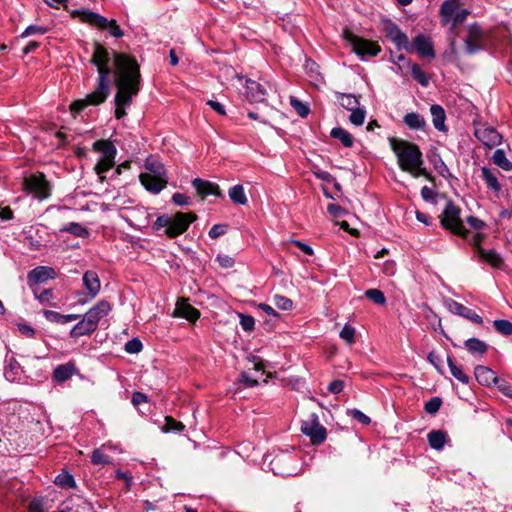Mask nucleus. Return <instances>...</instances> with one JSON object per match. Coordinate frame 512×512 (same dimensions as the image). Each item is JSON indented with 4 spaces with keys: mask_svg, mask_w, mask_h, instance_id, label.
<instances>
[{
    "mask_svg": "<svg viewBox=\"0 0 512 512\" xmlns=\"http://www.w3.org/2000/svg\"><path fill=\"white\" fill-rule=\"evenodd\" d=\"M91 63L97 67L98 82L94 91L84 99L75 100L71 104L73 114L80 113L88 105H100L110 93L108 77L111 73L109 63L112 61L115 67V84L117 92L114 98L115 117L121 119L126 115V107L132 103L140 86V71L135 59L113 51L110 53L105 47L96 43L91 58Z\"/></svg>",
    "mask_w": 512,
    "mask_h": 512,
    "instance_id": "nucleus-1",
    "label": "nucleus"
},
{
    "mask_svg": "<svg viewBox=\"0 0 512 512\" xmlns=\"http://www.w3.org/2000/svg\"><path fill=\"white\" fill-rule=\"evenodd\" d=\"M389 143L402 171L407 172L414 164L420 162L422 152L416 144L397 138H390Z\"/></svg>",
    "mask_w": 512,
    "mask_h": 512,
    "instance_id": "nucleus-2",
    "label": "nucleus"
},
{
    "mask_svg": "<svg viewBox=\"0 0 512 512\" xmlns=\"http://www.w3.org/2000/svg\"><path fill=\"white\" fill-rule=\"evenodd\" d=\"M93 150L100 153V157L95 165V172L99 179H105L104 173L110 170L115 164L117 149L109 140H98L93 144Z\"/></svg>",
    "mask_w": 512,
    "mask_h": 512,
    "instance_id": "nucleus-3",
    "label": "nucleus"
},
{
    "mask_svg": "<svg viewBox=\"0 0 512 512\" xmlns=\"http://www.w3.org/2000/svg\"><path fill=\"white\" fill-rule=\"evenodd\" d=\"M74 16H78L81 21L93 25L99 29L108 30L110 35L116 38H120L124 35L123 30L119 27L116 20L107 19L106 17L85 9L76 10L72 13Z\"/></svg>",
    "mask_w": 512,
    "mask_h": 512,
    "instance_id": "nucleus-4",
    "label": "nucleus"
},
{
    "mask_svg": "<svg viewBox=\"0 0 512 512\" xmlns=\"http://www.w3.org/2000/svg\"><path fill=\"white\" fill-rule=\"evenodd\" d=\"M144 167L146 172L141 173L139 175V179H144V181H147L150 176L158 178L157 186L151 185V188L154 191V194L160 193L168 183V176L164 165L150 156L145 160Z\"/></svg>",
    "mask_w": 512,
    "mask_h": 512,
    "instance_id": "nucleus-5",
    "label": "nucleus"
},
{
    "mask_svg": "<svg viewBox=\"0 0 512 512\" xmlns=\"http://www.w3.org/2000/svg\"><path fill=\"white\" fill-rule=\"evenodd\" d=\"M460 208L452 201H448L440 216L441 224L444 228L450 230L454 234L464 236L466 229L460 217Z\"/></svg>",
    "mask_w": 512,
    "mask_h": 512,
    "instance_id": "nucleus-6",
    "label": "nucleus"
},
{
    "mask_svg": "<svg viewBox=\"0 0 512 512\" xmlns=\"http://www.w3.org/2000/svg\"><path fill=\"white\" fill-rule=\"evenodd\" d=\"M24 189L39 200L47 199L50 196V185L43 173H36L24 178Z\"/></svg>",
    "mask_w": 512,
    "mask_h": 512,
    "instance_id": "nucleus-7",
    "label": "nucleus"
},
{
    "mask_svg": "<svg viewBox=\"0 0 512 512\" xmlns=\"http://www.w3.org/2000/svg\"><path fill=\"white\" fill-rule=\"evenodd\" d=\"M345 38L352 46L353 51L360 57H375L381 51L380 46L376 42L358 37L350 32L345 33Z\"/></svg>",
    "mask_w": 512,
    "mask_h": 512,
    "instance_id": "nucleus-8",
    "label": "nucleus"
},
{
    "mask_svg": "<svg viewBox=\"0 0 512 512\" xmlns=\"http://www.w3.org/2000/svg\"><path fill=\"white\" fill-rule=\"evenodd\" d=\"M301 432L310 439L313 445L322 444L327 438L326 428L319 423L318 418H308L302 421Z\"/></svg>",
    "mask_w": 512,
    "mask_h": 512,
    "instance_id": "nucleus-9",
    "label": "nucleus"
},
{
    "mask_svg": "<svg viewBox=\"0 0 512 512\" xmlns=\"http://www.w3.org/2000/svg\"><path fill=\"white\" fill-rule=\"evenodd\" d=\"M381 25L385 36L391 40L399 50H411L407 35L402 32L396 23L390 19H384L382 20Z\"/></svg>",
    "mask_w": 512,
    "mask_h": 512,
    "instance_id": "nucleus-10",
    "label": "nucleus"
},
{
    "mask_svg": "<svg viewBox=\"0 0 512 512\" xmlns=\"http://www.w3.org/2000/svg\"><path fill=\"white\" fill-rule=\"evenodd\" d=\"M195 220L196 215L193 213H176L174 216H171V223L169 224L168 229H166V234L169 237L181 235Z\"/></svg>",
    "mask_w": 512,
    "mask_h": 512,
    "instance_id": "nucleus-11",
    "label": "nucleus"
},
{
    "mask_svg": "<svg viewBox=\"0 0 512 512\" xmlns=\"http://www.w3.org/2000/svg\"><path fill=\"white\" fill-rule=\"evenodd\" d=\"M475 137L485 146L492 148L501 143V135L493 128L482 125L475 129Z\"/></svg>",
    "mask_w": 512,
    "mask_h": 512,
    "instance_id": "nucleus-12",
    "label": "nucleus"
},
{
    "mask_svg": "<svg viewBox=\"0 0 512 512\" xmlns=\"http://www.w3.org/2000/svg\"><path fill=\"white\" fill-rule=\"evenodd\" d=\"M111 311V305L107 301H99L90 308L83 316L87 322L97 329L98 324Z\"/></svg>",
    "mask_w": 512,
    "mask_h": 512,
    "instance_id": "nucleus-13",
    "label": "nucleus"
},
{
    "mask_svg": "<svg viewBox=\"0 0 512 512\" xmlns=\"http://www.w3.org/2000/svg\"><path fill=\"white\" fill-rule=\"evenodd\" d=\"M411 50L409 52L416 51V53L423 58H434L435 52L431 39L423 34L417 35L413 40V45L409 44Z\"/></svg>",
    "mask_w": 512,
    "mask_h": 512,
    "instance_id": "nucleus-14",
    "label": "nucleus"
},
{
    "mask_svg": "<svg viewBox=\"0 0 512 512\" xmlns=\"http://www.w3.org/2000/svg\"><path fill=\"white\" fill-rule=\"evenodd\" d=\"M480 241H481V239H480L479 235H477V237L474 240L473 245L475 247V250H476V253L478 254V256L484 262L488 263L492 267L501 268V266L503 264L502 257L498 253H496L495 250H485L484 248H482L480 245Z\"/></svg>",
    "mask_w": 512,
    "mask_h": 512,
    "instance_id": "nucleus-15",
    "label": "nucleus"
},
{
    "mask_svg": "<svg viewBox=\"0 0 512 512\" xmlns=\"http://www.w3.org/2000/svg\"><path fill=\"white\" fill-rule=\"evenodd\" d=\"M447 307L449 311L452 312L453 314L469 319L474 323L482 324L483 322L482 317L478 315L475 311L471 310L470 308L464 306L463 304L455 300H449L447 302Z\"/></svg>",
    "mask_w": 512,
    "mask_h": 512,
    "instance_id": "nucleus-16",
    "label": "nucleus"
},
{
    "mask_svg": "<svg viewBox=\"0 0 512 512\" xmlns=\"http://www.w3.org/2000/svg\"><path fill=\"white\" fill-rule=\"evenodd\" d=\"M482 31L477 25H471L468 29V36L465 40V50L472 55L482 49Z\"/></svg>",
    "mask_w": 512,
    "mask_h": 512,
    "instance_id": "nucleus-17",
    "label": "nucleus"
},
{
    "mask_svg": "<svg viewBox=\"0 0 512 512\" xmlns=\"http://www.w3.org/2000/svg\"><path fill=\"white\" fill-rule=\"evenodd\" d=\"M174 317L185 318L190 322H195L200 317V312L192 307L186 299H179L173 312Z\"/></svg>",
    "mask_w": 512,
    "mask_h": 512,
    "instance_id": "nucleus-18",
    "label": "nucleus"
},
{
    "mask_svg": "<svg viewBox=\"0 0 512 512\" xmlns=\"http://www.w3.org/2000/svg\"><path fill=\"white\" fill-rule=\"evenodd\" d=\"M474 375L477 382L483 386L490 387L499 383V378L495 372L487 366L477 365L474 369Z\"/></svg>",
    "mask_w": 512,
    "mask_h": 512,
    "instance_id": "nucleus-19",
    "label": "nucleus"
},
{
    "mask_svg": "<svg viewBox=\"0 0 512 512\" xmlns=\"http://www.w3.org/2000/svg\"><path fill=\"white\" fill-rule=\"evenodd\" d=\"M246 98L250 102H263L266 99V90L261 84L253 80H246Z\"/></svg>",
    "mask_w": 512,
    "mask_h": 512,
    "instance_id": "nucleus-20",
    "label": "nucleus"
},
{
    "mask_svg": "<svg viewBox=\"0 0 512 512\" xmlns=\"http://www.w3.org/2000/svg\"><path fill=\"white\" fill-rule=\"evenodd\" d=\"M56 278V271L47 266H38L31 270L28 274V279L30 282L35 284L42 283L48 279Z\"/></svg>",
    "mask_w": 512,
    "mask_h": 512,
    "instance_id": "nucleus-21",
    "label": "nucleus"
},
{
    "mask_svg": "<svg viewBox=\"0 0 512 512\" xmlns=\"http://www.w3.org/2000/svg\"><path fill=\"white\" fill-rule=\"evenodd\" d=\"M192 184L197 193L202 197L208 195L220 196L219 186L215 183L196 178L193 180Z\"/></svg>",
    "mask_w": 512,
    "mask_h": 512,
    "instance_id": "nucleus-22",
    "label": "nucleus"
},
{
    "mask_svg": "<svg viewBox=\"0 0 512 512\" xmlns=\"http://www.w3.org/2000/svg\"><path fill=\"white\" fill-rule=\"evenodd\" d=\"M83 284L91 298H94L100 291V280L96 272L87 271L83 275Z\"/></svg>",
    "mask_w": 512,
    "mask_h": 512,
    "instance_id": "nucleus-23",
    "label": "nucleus"
},
{
    "mask_svg": "<svg viewBox=\"0 0 512 512\" xmlns=\"http://www.w3.org/2000/svg\"><path fill=\"white\" fill-rule=\"evenodd\" d=\"M430 112L432 115V122H433L435 129H437L438 131H441V132H446L447 131V127L445 125L446 114H445L443 107L438 104H433L430 107Z\"/></svg>",
    "mask_w": 512,
    "mask_h": 512,
    "instance_id": "nucleus-24",
    "label": "nucleus"
},
{
    "mask_svg": "<svg viewBox=\"0 0 512 512\" xmlns=\"http://www.w3.org/2000/svg\"><path fill=\"white\" fill-rule=\"evenodd\" d=\"M459 6V0H446L441 4L440 15L443 23L448 24L451 22Z\"/></svg>",
    "mask_w": 512,
    "mask_h": 512,
    "instance_id": "nucleus-25",
    "label": "nucleus"
},
{
    "mask_svg": "<svg viewBox=\"0 0 512 512\" xmlns=\"http://www.w3.org/2000/svg\"><path fill=\"white\" fill-rule=\"evenodd\" d=\"M107 447H114L111 442L104 443L101 447L93 450L91 455V462L94 465H106L111 463V457L106 454Z\"/></svg>",
    "mask_w": 512,
    "mask_h": 512,
    "instance_id": "nucleus-26",
    "label": "nucleus"
},
{
    "mask_svg": "<svg viewBox=\"0 0 512 512\" xmlns=\"http://www.w3.org/2000/svg\"><path fill=\"white\" fill-rule=\"evenodd\" d=\"M156 424L164 433H179L184 429V425L181 422H178L175 418L170 417L162 418V421L157 420Z\"/></svg>",
    "mask_w": 512,
    "mask_h": 512,
    "instance_id": "nucleus-27",
    "label": "nucleus"
},
{
    "mask_svg": "<svg viewBox=\"0 0 512 512\" xmlns=\"http://www.w3.org/2000/svg\"><path fill=\"white\" fill-rule=\"evenodd\" d=\"M464 346L472 355L482 356L488 350V345L478 338L467 339Z\"/></svg>",
    "mask_w": 512,
    "mask_h": 512,
    "instance_id": "nucleus-28",
    "label": "nucleus"
},
{
    "mask_svg": "<svg viewBox=\"0 0 512 512\" xmlns=\"http://www.w3.org/2000/svg\"><path fill=\"white\" fill-rule=\"evenodd\" d=\"M95 330L96 328L90 325L83 317L76 325L73 326L69 334L72 338H79L81 336L90 335Z\"/></svg>",
    "mask_w": 512,
    "mask_h": 512,
    "instance_id": "nucleus-29",
    "label": "nucleus"
},
{
    "mask_svg": "<svg viewBox=\"0 0 512 512\" xmlns=\"http://www.w3.org/2000/svg\"><path fill=\"white\" fill-rule=\"evenodd\" d=\"M404 124L412 130H422L426 125L425 119L418 113L410 112L404 116Z\"/></svg>",
    "mask_w": 512,
    "mask_h": 512,
    "instance_id": "nucleus-30",
    "label": "nucleus"
},
{
    "mask_svg": "<svg viewBox=\"0 0 512 512\" xmlns=\"http://www.w3.org/2000/svg\"><path fill=\"white\" fill-rule=\"evenodd\" d=\"M75 373V367L71 363L62 364L54 369L53 377L58 382L68 380Z\"/></svg>",
    "mask_w": 512,
    "mask_h": 512,
    "instance_id": "nucleus-31",
    "label": "nucleus"
},
{
    "mask_svg": "<svg viewBox=\"0 0 512 512\" xmlns=\"http://www.w3.org/2000/svg\"><path fill=\"white\" fill-rule=\"evenodd\" d=\"M427 437L429 445L435 450H442L447 440L446 433L440 430L429 432Z\"/></svg>",
    "mask_w": 512,
    "mask_h": 512,
    "instance_id": "nucleus-32",
    "label": "nucleus"
},
{
    "mask_svg": "<svg viewBox=\"0 0 512 512\" xmlns=\"http://www.w3.org/2000/svg\"><path fill=\"white\" fill-rule=\"evenodd\" d=\"M330 135L332 138L339 140L344 147L350 148L353 146L354 139L352 135L342 127L333 128Z\"/></svg>",
    "mask_w": 512,
    "mask_h": 512,
    "instance_id": "nucleus-33",
    "label": "nucleus"
},
{
    "mask_svg": "<svg viewBox=\"0 0 512 512\" xmlns=\"http://www.w3.org/2000/svg\"><path fill=\"white\" fill-rule=\"evenodd\" d=\"M339 104L348 111L360 106L359 98L353 94L337 93Z\"/></svg>",
    "mask_w": 512,
    "mask_h": 512,
    "instance_id": "nucleus-34",
    "label": "nucleus"
},
{
    "mask_svg": "<svg viewBox=\"0 0 512 512\" xmlns=\"http://www.w3.org/2000/svg\"><path fill=\"white\" fill-rule=\"evenodd\" d=\"M228 195L235 204L246 205L248 202L244 187L240 184L232 186L228 191Z\"/></svg>",
    "mask_w": 512,
    "mask_h": 512,
    "instance_id": "nucleus-35",
    "label": "nucleus"
},
{
    "mask_svg": "<svg viewBox=\"0 0 512 512\" xmlns=\"http://www.w3.org/2000/svg\"><path fill=\"white\" fill-rule=\"evenodd\" d=\"M481 174L483 180L485 181L489 189L493 190L494 192L500 191L501 187L498 182L497 176L489 168L483 167L481 169Z\"/></svg>",
    "mask_w": 512,
    "mask_h": 512,
    "instance_id": "nucleus-36",
    "label": "nucleus"
},
{
    "mask_svg": "<svg viewBox=\"0 0 512 512\" xmlns=\"http://www.w3.org/2000/svg\"><path fill=\"white\" fill-rule=\"evenodd\" d=\"M493 162L505 171L512 169V163L507 159L504 150L497 149L493 154Z\"/></svg>",
    "mask_w": 512,
    "mask_h": 512,
    "instance_id": "nucleus-37",
    "label": "nucleus"
},
{
    "mask_svg": "<svg viewBox=\"0 0 512 512\" xmlns=\"http://www.w3.org/2000/svg\"><path fill=\"white\" fill-rule=\"evenodd\" d=\"M447 363L453 377H455L458 381H460L463 384L469 383V377L464 373L461 367L457 366L454 363V361L450 357L447 358Z\"/></svg>",
    "mask_w": 512,
    "mask_h": 512,
    "instance_id": "nucleus-38",
    "label": "nucleus"
},
{
    "mask_svg": "<svg viewBox=\"0 0 512 512\" xmlns=\"http://www.w3.org/2000/svg\"><path fill=\"white\" fill-rule=\"evenodd\" d=\"M351 114L349 116V121L351 124L355 126H362L366 119V109L364 107L359 106L354 110L350 111Z\"/></svg>",
    "mask_w": 512,
    "mask_h": 512,
    "instance_id": "nucleus-39",
    "label": "nucleus"
},
{
    "mask_svg": "<svg viewBox=\"0 0 512 512\" xmlns=\"http://www.w3.org/2000/svg\"><path fill=\"white\" fill-rule=\"evenodd\" d=\"M411 74L413 78L420 83L422 86L426 87L429 84V77L425 74V72L421 69L418 64H411Z\"/></svg>",
    "mask_w": 512,
    "mask_h": 512,
    "instance_id": "nucleus-40",
    "label": "nucleus"
},
{
    "mask_svg": "<svg viewBox=\"0 0 512 512\" xmlns=\"http://www.w3.org/2000/svg\"><path fill=\"white\" fill-rule=\"evenodd\" d=\"M61 232L71 233L78 237H86L88 235V231L81 224L76 222L69 223L66 227L60 230Z\"/></svg>",
    "mask_w": 512,
    "mask_h": 512,
    "instance_id": "nucleus-41",
    "label": "nucleus"
},
{
    "mask_svg": "<svg viewBox=\"0 0 512 512\" xmlns=\"http://www.w3.org/2000/svg\"><path fill=\"white\" fill-rule=\"evenodd\" d=\"M365 296L366 298H368L369 300H371L372 302H374L375 304H378V305H384L386 303V298H385V295L384 293L379 290V289H368L366 292H365Z\"/></svg>",
    "mask_w": 512,
    "mask_h": 512,
    "instance_id": "nucleus-42",
    "label": "nucleus"
},
{
    "mask_svg": "<svg viewBox=\"0 0 512 512\" xmlns=\"http://www.w3.org/2000/svg\"><path fill=\"white\" fill-rule=\"evenodd\" d=\"M340 338L347 344L351 345L355 341V328L349 324H345L339 334Z\"/></svg>",
    "mask_w": 512,
    "mask_h": 512,
    "instance_id": "nucleus-43",
    "label": "nucleus"
},
{
    "mask_svg": "<svg viewBox=\"0 0 512 512\" xmlns=\"http://www.w3.org/2000/svg\"><path fill=\"white\" fill-rule=\"evenodd\" d=\"M290 104L301 117H306L310 112L309 106L295 97L290 98Z\"/></svg>",
    "mask_w": 512,
    "mask_h": 512,
    "instance_id": "nucleus-44",
    "label": "nucleus"
},
{
    "mask_svg": "<svg viewBox=\"0 0 512 512\" xmlns=\"http://www.w3.org/2000/svg\"><path fill=\"white\" fill-rule=\"evenodd\" d=\"M273 301L275 306L280 310L289 311L293 308V302L285 296L275 295Z\"/></svg>",
    "mask_w": 512,
    "mask_h": 512,
    "instance_id": "nucleus-45",
    "label": "nucleus"
},
{
    "mask_svg": "<svg viewBox=\"0 0 512 512\" xmlns=\"http://www.w3.org/2000/svg\"><path fill=\"white\" fill-rule=\"evenodd\" d=\"M55 483L58 486L64 487V488H72V487L75 486L74 478L69 473H61V474H59L56 477V479H55Z\"/></svg>",
    "mask_w": 512,
    "mask_h": 512,
    "instance_id": "nucleus-46",
    "label": "nucleus"
},
{
    "mask_svg": "<svg viewBox=\"0 0 512 512\" xmlns=\"http://www.w3.org/2000/svg\"><path fill=\"white\" fill-rule=\"evenodd\" d=\"M493 325L499 333L505 336L512 334V322L509 320H495Z\"/></svg>",
    "mask_w": 512,
    "mask_h": 512,
    "instance_id": "nucleus-47",
    "label": "nucleus"
},
{
    "mask_svg": "<svg viewBox=\"0 0 512 512\" xmlns=\"http://www.w3.org/2000/svg\"><path fill=\"white\" fill-rule=\"evenodd\" d=\"M238 317L240 319V325L244 331L251 332L254 329L255 320L252 316L238 313Z\"/></svg>",
    "mask_w": 512,
    "mask_h": 512,
    "instance_id": "nucleus-48",
    "label": "nucleus"
},
{
    "mask_svg": "<svg viewBox=\"0 0 512 512\" xmlns=\"http://www.w3.org/2000/svg\"><path fill=\"white\" fill-rule=\"evenodd\" d=\"M442 405V399L438 396L431 398L424 405V409L428 414H435Z\"/></svg>",
    "mask_w": 512,
    "mask_h": 512,
    "instance_id": "nucleus-49",
    "label": "nucleus"
},
{
    "mask_svg": "<svg viewBox=\"0 0 512 512\" xmlns=\"http://www.w3.org/2000/svg\"><path fill=\"white\" fill-rule=\"evenodd\" d=\"M413 177L418 178L420 176L429 177V173L423 167V158L420 159V162L414 164L409 170H407Z\"/></svg>",
    "mask_w": 512,
    "mask_h": 512,
    "instance_id": "nucleus-50",
    "label": "nucleus"
},
{
    "mask_svg": "<svg viewBox=\"0 0 512 512\" xmlns=\"http://www.w3.org/2000/svg\"><path fill=\"white\" fill-rule=\"evenodd\" d=\"M143 348L141 341L138 338H133L126 342L125 351L129 354L139 353Z\"/></svg>",
    "mask_w": 512,
    "mask_h": 512,
    "instance_id": "nucleus-51",
    "label": "nucleus"
},
{
    "mask_svg": "<svg viewBox=\"0 0 512 512\" xmlns=\"http://www.w3.org/2000/svg\"><path fill=\"white\" fill-rule=\"evenodd\" d=\"M19 364L18 362L14 359V358H11L9 361H8V364L5 368V376L7 379L9 380H14L15 379V375L17 374V371L19 369Z\"/></svg>",
    "mask_w": 512,
    "mask_h": 512,
    "instance_id": "nucleus-52",
    "label": "nucleus"
},
{
    "mask_svg": "<svg viewBox=\"0 0 512 512\" xmlns=\"http://www.w3.org/2000/svg\"><path fill=\"white\" fill-rule=\"evenodd\" d=\"M47 32V28L38 25H29L21 34V38H26L34 34H45Z\"/></svg>",
    "mask_w": 512,
    "mask_h": 512,
    "instance_id": "nucleus-53",
    "label": "nucleus"
},
{
    "mask_svg": "<svg viewBox=\"0 0 512 512\" xmlns=\"http://www.w3.org/2000/svg\"><path fill=\"white\" fill-rule=\"evenodd\" d=\"M469 11L465 8H458L456 11V14L454 15L453 19L451 20L452 27H456L458 24L465 21L466 17L468 16Z\"/></svg>",
    "mask_w": 512,
    "mask_h": 512,
    "instance_id": "nucleus-54",
    "label": "nucleus"
},
{
    "mask_svg": "<svg viewBox=\"0 0 512 512\" xmlns=\"http://www.w3.org/2000/svg\"><path fill=\"white\" fill-rule=\"evenodd\" d=\"M43 314L48 321L63 324L64 314L52 310H44Z\"/></svg>",
    "mask_w": 512,
    "mask_h": 512,
    "instance_id": "nucleus-55",
    "label": "nucleus"
},
{
    "mask_svg": "<svg viewBox=\"0 0 512 512\" xmlns=\"http://www.w3.org/2000/svg\"><path fill=\"white\" fill-rule=\"evenodd\" d=\"M227 231V225L225 224H215L209 230V237L212 239H216L222 235H224Z\"/></svg>",
    "mask_w": 512,
    "mask_h": 512,
    "instance_id": "nucleus-56",
    "label": "nucleus"
},
{
    "mask_svg": "<svg viewBox=\"0 0 512 512\" xmlns=\"http://www.w3.org/2000/svg\"><path fill=\"white\" fill-rule=\"evenodd\" d=\"M216 261L222 268H231L234 265V259L226 254H218Z\"/></svg>",
    "mask_w": 512,
    "mask_h": 512,
    "instance_id": "nucleus-57",
    "label": "nucleus"
},
{
    "mask_svg": "<svg viewBox=\"0 0 512 512\" xmlns=\"http://www.w3.org/2000/svg\"><path fill=\"white\" fill-rule=\"evenodd\" d=\"M171 223V217L167 215L159 216L154 222V229L159 230L160 228L168 229L169 224Z\"/></svg>",
    "mask_w": 512,
    "mask_h": 512,
    "instance_id": "nucleus-58",
    "label": "nucleus"
},
{
    "mask_svg": "<svg viewBox=\"0 0 512 512\" xmlns=\"http://www.w3.org/2000/svg\"><path fill=\"white\" fill-rule=\"evenodd\" d=\"M172 200L176 205L179 206H186L190 204V198L182 193L173 194Z\"/></svg>",
    "mask_w": 512,
    "mask_h": 512,
    "instance_id": "nucleus-59",
    "label": "nucleus"
},
{
    "mask_svg": "<svg viewBox=\"0 0 512 512\" xmlns=\"http://www.w3.org/2000/svg\"><path fill=\"white\" fill-rule=\"evenodd\" d=\"M327 210L334 217H342L346 214V210L336 204H329Z\"/></svg>",
    "mask_w": 512,
    "mask_h": 512,
    "instance_id": "nucleus-60",
    "label": "nucleus"
},
{
    "mask_svg": "<svg viewBox=\"0 0 512 512\" xmlns=\"http://www.w3.org/2000/svg\"><path fill=\"white\" fill-rule=\"evenodd\" d=\"M382 271L387 276H393L396 272V264L392 260L385 261L383 264Z\"/></svg>",
    "mask_w": 512,
    "mask_h": 512,
    "instance_id": "nucleus-61",
    "label": "nucleus"
},
{
    "mask_svg": "<svg viewBox=\"0 0 512 512\" xmlns=\"http://www.w3.org/2000/svg\"><path fill=\"white\" fill-rule=\"evenodd\" d=\"M344 388V382L342 380H334L328 385V391L333 394L340 393Z\"/></svg>",
    "mask_w": 512,
    "mask_h": 512,
    "instance_id": "nucleus-62",
    "label": "nucleus"
},
{
    "mask_svg": "<svg viewBox=\"0 0 512 512\" xmlns=\"http://www.w3.org/2000/svg\"><path fill=\"white\" fill-rule=\"evenodd\" d=\"M207 104L211 107V109H213L216 113L220 114V115H225L226 114V111H225V108L224 106L218 102V101H214V100H208L207 101Z\"/></svg>",
    "mask_w": 512,
    "mask_h": 512,
    "instance_id": "nucleus-63",
    "label": "nucleus"
},
{
    "mask_svg": "<svg viewBox=\"0 0 512 512\" xmlns=\"http://www.w3.org/2000/svg\"><path fill=\"white\" fill-rule=\"evenodd\" d=\"M497 386L503 394L512 398V387L507 382L499 380Z\"/></svg>",
    "mask_w": 512,
    "mask_h": 512,
    "instance_id": "nucleus-64",
    "label": "nucleus"
}]
</instances>
